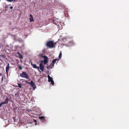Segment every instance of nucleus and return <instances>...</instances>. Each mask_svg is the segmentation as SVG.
I'll return each instance as SVG.
<instances>
[{"label":"nucleus","instance_id":"obj_8","mask_svg":"<svg viewBox=\"0 0 129 129\" xmlns=\"http://www.w3.org/2000/svg\"><path fill=\"white\" fill-rule=\"evenodd\" d=\"M8 101L9 99L8 98H7L4 102L2 103V104H7L8 102Z\"/></svg>","mask_w":129,"mask_h":129},{"label":"nucleus","instance_id":"obj_6","mask_svg":"<svg viewBox=\"0 0 129 129\" xmlns=\"http://www.w3.org/2000/svg\"><path fill=\"white\" fill-rule=\"evenodd\" d=\"M31 64L33 68L35 69H37L38 70H39V67H37L35 64H33L32 62L31 63Z\"/></svg>","mask_w":129,"mask_h":129},{"label":"nucleus","instance_id":"obj_10","mask_svg":"<svg viewBox=\"0 0 129 129\" xmlns=\"http://www.w3.org/2000/svg\"><path fill=\"white\" fill-rule=\"evenodd\" d=\"M9 63H8V66L6 67V71L7 73H8V71L9 69Z\"/></svg>","mask_w":129,"mask_h":129},{"label":"nucleus","instance_id":"obj_4","mask_svg":"<svg viewBox=\"0 0 129 129\" xmlns=\"http://www.w3.org/2000/svg\"><path fill=\"white\" fill-rule=\"evenodd\" d=\"M47 76L48 79V82H51V84L53 85L54 84V82L52 79V78L51 77H50L49 75H48Z\"/></svg>","mask_w":129,"mask_h":129},{"label":"nucleus","instance_id":"obj_1","mask_svg":"<svg viewBox=\"0 0 129 129\" xmlns=\"http://www.w3.org/2000/svg\"><path fill=\"white\" fill-rule=\"evenodd\" d=\"M55 44L56 43H54L53 41H49L47 42L46 45L49 48H52Z\"/></svg>","mask_w":129,"mask_h":129},{"label":"nucleus","instance_id":"obj_21","mask_svg":"<svg viewBox=\"0 0 129 129\" xmlns=\"http://www.w3.org/2000/svg\"><path fill=\"white\" fill-rule=\"evenodd\" d=\"M25 82L26 83H29V82H28L27 81H25Z\"/></svg>","mask_w":129,"mask_h":129},{"label":"nucleus","instance_id":"obj_3","mask_svg":"<svg viewBox=\"0 0 129 129\" xmlns=\"http://www.w3.org/2000/svg\"><path fill=\"white\" fill-rule=\"evenodd\" d=\"M42 57H43L44 59V61H41V62L42 63L43 62H44V63L45 64H46L47 63H48V60L47 57L46 56H42Z\"/></svg>","mask_w":129,"mask_h":129},{"label":"nucleus","instance_id":"obj_17","mask_svg":"<svg viewBox=\"0 0 129 129\" xmlns=\"http://www.w3.org/2000/svg\"><path fill=\"white\" fill-rule=\"evenodd\" d=\"M18 53V54H19L20 55V56L21 57V58L22 59V58H23V57H22V55H20V54H19V53Z\"/></svg>","mask_w":129,"mask_h":129},{"label":"nucleus","instance_id":"obj_22","mask_svg":"<svg viewBox=\"0 0 129 129\" xmlns=\"http://www.w3.org/2000/svg\"><path fill=\"white\" fill-rule=\"evenodd\" d=\"M2 76V74L1 73H0V77H1Z\"/></svg>","mask_w":129,"mask_h":129},{"label":"nucleus","instance_id":"obj_2","mask_svg":"<svg viewBox=\"0 0 129 129\" xmlns=\"http://www.w3.org/2000/svg\"><path fill=\"white\" fill-rule=\"evenodd\" d=\"M20 76L27 79H29L27 74L25 72H23L22 73L20 74Z\"/></svg>","mask_w":129,"mask_h":129},{"label":"nucleus","instance_id":"obj_24","mask_svg":"<svg viewBox=\"0 0 129 129\" xmlns=\"http://www.w3.org/2000/svg\"><path fill=\"white\" fill-rule=\"evenodd\" d=\"M1 1V0H0V1Z\"/></svg>","mask_w":129,"mask_h":129},{"label":"nucleus","instance_id":"obj_12","mask_svg":"<svg viewBox=\"0 0 129 129\" xmlns=\"http://www.w3.org/2000/svg\"><path fill=\"white\" fill-rule=\"evenodd\" d=\"M8 2H17L18 0H6Z\"/></svg>","mask_w":129,"mask_h":129},{"label":"nucleus","instance_id":"obj_23","mask_svg":"<svg viewBox=\"0 0 129 129\" xmlns=\"http://www.w3.org/2000/svg\"><path fill=\"white\" fill-rule=\"evenodd\" d=\"M3 77H2V81H3Z\"/></svg>","mask_w":129,"mask_h":129},{"label":"nucleus","instance_id":"obj_18","mask_svg":"<svg viewBox=\"0 0 129 129\" xmlns=\"http://www.w3.org/2000/svg\"><path fill=\"white\" fill-rule=\"evenodd\" d=\"M34 120L35 121V124L36 125H37V122L36 121V120Z\"/></svg>","mask_w":129,"mask_h":129},{"label":"nucleus","instance_id":"obj_7","mask_svg":"<svg viewBox=\"0 0 129 129\" xmlns=\"http://www.w3.org/2000/svg\"><path fill=\"white\" fill-rule=\"evenodd\" d=\"M59 60V59H54L52 61V64L53 66L54 64L56 62V61H57V62H58Z\"/></svg>","mask_w":129,"mask_h":129},{"label":"nucleus","instance_id":"obj_13","mask_svg":"<svg viewBox=\"0 0 129 129\" xmlns=\"http://www.w3.org/2000/svg\"><path fill=\"white\" fill-rule=\"evenodd\" d=\"M61 55H62L61 53V52H60L59 54V58L58 59H59L61 58Z\"/></svg>","mask_w":129,"mask_h":129},{"label":"nucleus","instance_id":"obj_9","mask_svg":"<svg viewBox=\"0 0 129 129\" xmlns=\"http://www.w3.org/2000/svg\"><path fill=\"white\" fill-rule=\"evenodd\" d=\"M27 83L30 84L33 87H34L35 86L34 83L32 81H31L30 83Z\"/></svg>","mask_w":129,"mask_h":129},{"label":"nucleus","instance_id":"obj_14","mask_svg":"<svg viewBox=\"0 0 129 129\" xmlns=\"http://www.w3.org/2000/svg\"><path fill=\"white\" fill-rule=\"evenodd\" d=\"M39 118L40 119H44V117L43 116H40Z\"/></svg>","mask_w":129,"mask_h":129},{"label":"nucleus","instance_id":"obj_5","mask_svg":"<svg viewBox=\"0 0 129 129\" xmlns=\"http://www.w3.org/2000/svg\"><path fill=\"white\" fill-rule=\"evenodd\" d=\"M40 68L42 71H44V66L42 63L40 64Z\"/></svg>","mask_w":129,"mask_h":129},{"label":"nucleus","instance_id":"obj_15","mask_svg":"<svg viewBox=\"0 0 129 129\" xmlns=\"http://www.w3.org/2000/svg\"><path fill=\"white\" fill-rule=\"evenodd\" d=\"M18 87L20 88H21V84H18Z\"/></svg>","mask_w":129,"mask_h":129},{"label":"nucleus","instance_id":"obj_16","mask_svg":"<svg viewBox=\"0 0 129 129\" xmlns=\"http://www.w3.org/2000/svg\"><path fill=\"white\" fill-rule=\"evenodd\" d=\"M19 68L20 70H21L22 69V68L20 66H19Z\"/></svg>","mask_w":129,"mask_h":129},{"label":"nucleus","instance_id":"obj_19","mask_svg":"<svg viewBox=\"0 0 129 129\" xmlns=\"http://www.w3.org/2000/svg\"><path fill=\"white\" fill-rule=\"evenodd\" d=\"M13 8V7L12 6H11L10 7V9H12Z\"/></svg>","mask_w":129,"mask_h":129},{"label":"nucleus","instance_id":"obj_11","mask_svg":"<svg viewBox=\"0 0 129 129\" xmlns=\"http://www.w3.org/2000/svg\"><path fill=\"white\" fill-rule=\"evenodd\" d=\"M29 16L30 17V18L29 19L30 21V22H31L33 21V20L32 16L31 15H30Z\"/></svg>","mask_w":129,"mask_h":129},{"label":"nucleus","instance_id":"obj_20","mask_svg":"<svg viewBox=\"0 0 129 129\" xmlns=\"http://www.w3.org/2000/svg\"><path fill=\"white\" fill-rule=\"evenodd\" d=\"M3 104H2V103L0 104V107H1Z\"/></svg>","mask_w":129,"mask_h":129}]
</instances>
